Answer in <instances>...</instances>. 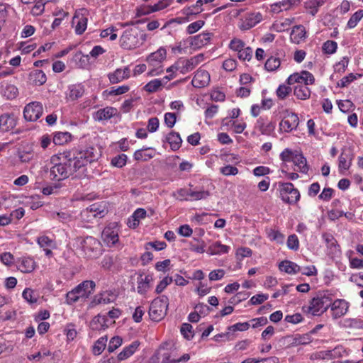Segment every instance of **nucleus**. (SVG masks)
<instances>
[{
    "mask_svg": "<svg viewBox=\"0 0 363 363\" xmlns=\"http://www.w3.org/2000/svg\"><path fill=\"white\" fill-rule=\"evenodd\" d=\"M246 46V44L240 39L233 38L229 44V48L236 52H240V50Z\"/></svg>",
    "mask_w": 363,
    "mask_h": 363,
    "instance_id": "nucleus-58",
    "label": "nucleus"
},
{
    "mask_svg": "<svg viewBox=\"0 0 363 363\" xmlns=\"http://www.w3.org/2000/svg\"><path fill=\"white\" fill-rule=\"evenodd\" d=\"M123 343V340L119 336L113 337L110 341L108 346V352H114L117 348H118Z\"/></svg>",
    "mask_w": 363,
    "mask_h": 363,
    "instance_id": "nucleus-61",
    "label": "nucleus"
},
{
    "mask_svg": "<svg viewBox=\"0 0 363 363\" xmlns=\"http://www.w3.org/2000/svg\"><path fill=\"white\" fill-rule=\"evenodd\" d=\"M286 82L289 85L297 84L294 89L295 96L300 100H306L311 96V89L308 87L315 82L314 76L308 71H302L291 74Z\"/></svg>",
    "mask_w": 363,
    "mask_h": 363,
    "instance_id": "nucleus-2",
    "label": "nucleus"
},
{
    "mask_svg": "<svg viewBox=\"0 0 363 363\" xmlns=\"http://www.w3.org/2000/svg\"><path fill=\"white\" fill-rule=\"evenodd\" d=\"M337 44L333 40H327L323 45L322 49L324 53L331 55L336 52Z\"/></svg>",
    "mask_w": 363,
    "mask_h": 363,
    "instance_id": "nucleus-54",
    "label": "nucleus"
},
{
    "mask_svg": "<svg viewBox=\"0 0 363 363\" xmlns=\"http://www.w3.org/2000/svg\"><path fill=\"white\" fill-rule=\"evenodd\" d=\"M179 62L180 64V72L182 74L188 73L196 67L191 57L190 59H180Z\"/></svg>",
    "mask_w": 363,
    "mask_h": 363,
    "instance_id": "nucleus-46",
    "label": "nucleus"
},
{
    "mask_svg": "<svg viewBox=\"0 0 363 363\" xmlns=\"http://www.w3.org/2000/svg\"><path fill=\"white\" fill-rule=\"evenodd\" d=\"M127 156L125 154H121L114 157L111 160V164L118 168H121L126 164Z\"/></svg>",
    "mask_w": 363,
    "mask_h": 363,
    "instance_id": "nucleus-60",
    "label": "nucleus"
},
{
    "mask_svg": "<svg viewBox=\"0 0 363 363\" xmlns=\"http://www.w3.org/2000/svg\"><path fill=\"white\" fill-rule=\"evenodd\" d=\"M70 158H74V155L60 152L51 157L50 162L53 164L50 170L51 179L61 181L71 176V168L66 166Z\"/></svg>",
    "mask_w": 363,
    "mask_h": 363,
    "instance_id": "nucleus-3",
    "label": "nucleus"
},
{
    "mask_svg": "<svg viewBox=\"0 0 363 363\" xmlns=\"http://www.w3.org/2000/svg\"><path fill=\"white\" fill-rule=\"evenodd\" d=\"M189 201H199L206 199L210 196V192L203 189L193 190L189 189Z\"/></svg>",
    "mask_w": 363,
    "mask_h": 363,
    "instance_id": "nucleus-41",
    "label": "nucleus"
},
{
    "mask_svg": "<svg viewBox=\"0 0 363 363\" xmlns=\"http://www.w3.org/2000/svg\"><path fill=\"white\" fill-rule=\"evenodd\" d=\"M150 148L138 150L134 152L133 157L137 161H147L152 159L155 154L153 152H148Z\"/></svg>",
    "mask_w": 363,
    "mask_h": 363,
    "instance_id": "nucleus-43",
    "label": "nucleus"
},
{
    "mask_svg": "<svg viewBox=\"0 0 363 363\" xmlns=\"http://www.w3.org/2000/svg\"><path fill=\"white\" fill-rule=\"evenodd\" d=\"M118 233V224L116 223H111L102 231V240L108 247H113L119 240Z\"/></svg>",
    "mask_w": 363,
    "mask_h": 363,
    "instance_id": "nucleus-12",
    "label": "nucleus"
},
{
    "mask_svg": "<svg viewBox=\"0 0 363 363\" xmlns=\"http://www.w3.org/2000/svg\"><path fill=\"white\" fill-rule=\"evenodd\" d=\"M210 82V74L204 70L198 69L191 81L192 85L196 88H203L206 86Z\"/></svg>",
    "mask_w": 363,
    "mask_h": 363,
    "instance_id": "nucleus-20",
    "label": "nucleus"
},
{
    "mask_svg": "<svg viewBox=\"0 0 363 363\" xmlns=\"http://www.w3.org/2000/svg\"><path fill=\"white\" fill-rule=\"evenodd\" d=\"M37 242L38 245L40 246V247L45 248V247H50V248H54L55 247V242L52 238H50L49 237L46 235H42L40 236Z\"/></svg>",
    "mask_w": 363,
    "mask_h": 363,
    "instance_id": "nucleus-50",
    "label": "nucleus"
},
{
    "mask_svg": "<svg viewBox=\"0 0 363 363\" xmlns=\"http://www.w3.org/2000/svg\"><path fill=\"white\" fill-rule=\"evenodd\" d=\"M172 0H160L158 3L151 6L147 11H143V14H149L166 9L172 4Z\"/></svg>",
    "mask_w": 363,
    "mask_h": 363,
    "instance_id": "nucleus-44",
    "label": "nucleus"
},
{
    "mask_svg": "<svg viewBox=\"0 0 363 363\" xmlns=\"http://www.w3.org/2000/svg\"><path fill=\"white\" fill-rule=\"evenodd\" d=\"M299 4L300 0H282L271 4L270 10L274 13H279L284 11H288Z\"/></svg>",
    "mask_w": 363,
    "mask_h": 363,
    "instance_id": "nucleus-22",
    "label": "nucleus"
},
{
    "mask_svg": "<svg viewBox=\"0 0 363 363\" xmlns=\"http://www.w3.org/2000/svg\"><path fill=\"white\" fill-rule=\"evenodd\" d=\"M169 306V298L166 296H161L155 298L150 306L149 315L154 321H160L167 314Z\"/></svg>",
    "mask_w": 363,
    "mask_h": 363,
    "instance_id": "nucleus-8",
    "label": "nucleus"
},
{
    "mask_svg": "<svg viewBox=\"0 0 363 363\" xmlns=\"http://www.w3.org/2000/svg\"><path fill=\"white\" fill-rule=\"evenodd\" d=\"M96 286L95 282L91 280H86L73 289L79 298H87L94 291Z\"/></svg>",
    "mask_w": 363,
    "mask_h": 363,
    "instance_id": "nucleus-18",
    "label": "nucleus"
},
{
    "mask_svg": "<svg viewBox=\"0 0 363 363\" xmlns=\"http://www.w3.org/2000/svg\"><path fill=\"white\" fill-rule=\"evenodd\" d=\"M88 11L81 9L75 11L72 18V25L74 26L77 35H82L86 29L88 22Z\"/></svg>",
    "mask_w": 363,
    "mask_h": 363,
    "instance_id": "nucleus-14",
    "label": "nucleus"
},
{
    "mask_svg": "<svg viewBox=\"0 0 363 363\" xmlns=\"http://www.w3.org/2000/svg\"><path fill=\"white\" fill-rule=\"evenodd\" d=\"M81 248L89 258L96 257L101 253V243L94 237L88 236L81 242Z\"/></svg>",
    "mask_w": 363,
    "mask_h": 363,
    "instance_id": "nucleus-9",
    "label": "nucleus"
},
{
    "mask_svg": "<svg viewBox=\"0 0 363 363\" xmlns=\"http://www.w3.org/2000/svg\"><path fill=\"white\" fill-rule=\"evenodd\" d=\"M291 91V87L285 84H281L277 89V95L279 99H284Z\"/></svg>",
    "mask_w": 363,
    "mask_h": 363,
    "instance_id": "nucleus-64",
    "label": "nucleus"
},
{
    "mask_svg": "<svg viewBox=\"0 0 363 363\" xmlns=\"http://www.w3.org/2000/svg\"><path fill=\"white\" fill-rule=\"evenodd\" d=\"M162 83L161 79H155L149 82L144 86V89L149 93H153V92L158 91L160 89V87L162 86Z\"/></svg>",
    "mask_w": 363,
    "mask_h": 363,
    "instance_id": "nucleus-49",
    "label": "nucleus"
},
{
    "mask_svg": "<svg viewBox=\"0 0 363 363\" xmlns=\"http://www.w3.org/2000/svg\"><path fill=\"white\" fill-rule=\"evenodd\" d=\"M229 250V246L223 245L220 242H215L208 247V252L211 255H216L228 253Z\"/></svg>",
    "mask_w": 363,
    "mask_h": 363,
    "instance_id": "nucleus-36",
    "label": "nucleus"
},
{
    "mask_svg": "<svg viewBox=\"0 0 363 363\" xmlns=\"http://www.w3.org/2000/svg\"><path fill=\"white\" fill-rule=\"evenodd\" d=\"M108 337L106 335L99 337L94 344L92 347V352L94 355L101 354L105 350Z\"/></svg>",
    "mask_w": 363,
    "mask_h": 363,
    "instance_id": "nucleus-39",
    "label": "nucleus"
},
{
    "mask_svg": "<svg viewBox=\"0 0 363 363\" xmlns=\"http://www.w3.org/2000/svg\"><path fill=\"white\" fill-rule=\"evenodd\" d=\"M145 40V35L141 34L137 27H132L124 30L120 38L121 46L126 50H132L141 45Z\"/></svg>",
    "mask_w": 363,
    "mask_h": 363,
    "instance_id": "nucleus-5",
    "label": "nucleus"
},
{
    "mask_svg": "<svg viewBox=\"0 0 363 363\" xmlns=\"http://www.w3.org/2000/svg\"><path fill=\"white\" fill-rule=\"evenodd\" d=\"M286 245L289 249L296 251L299 248V240L298 237L295 235H290L288 237Z\"/></svg>",
    "mask_w": 363,
    "mask_h": 363,
    "instance_id": "nucleus-62",
    "label": "nucleus"
},
{
    "mask_svg": "<svg viewBox=\"0 0 363 363\" xmlns=\"http://www.w3.org/2000/svg\"><path fill=\"white\" fill-rule=\"evenodd\" d=\"M299 123V118L297 114L286 111L284 117L279 123V130L281 132L289 133L296 130Z\"/></svg>",
    "mask_w": 363,
    "mask_h": 363,
    "instance_id": "nucleus-13",
    "label": "nucleus"
},
{
    "mask_svg": "<svg viewBox=\"0 0 363 363\" xmlns=\"http://www.w3.org/2000/svg\"><path fill=\"white\" fill-rule=\"evenodd\" d=\"M116 299V295L111 291H106L94 296L93 303L95 305H106L112 303Z\"/></svg>",
    "mask_w": 363,
    "mask_h": 363,
    "instance_id": "nucleus-28",
    "label": "nucleus"
},
{
    "mask_svg": "<svg viewBox=\"0 0 363 363\" xmlns=\"http://www.w3.org/2000/svg\"><path fill=\"white\" fill-rule=\"evenodd\" d=\"M23 298L30 303H34L37 302V296L34 291L30 288H26L22 293Z\"/></svg>",
    "mask_w": 363,
    "mask_h": 363,
    "instance_id": "nucleus-57",
    "label": "nucleus"
},
{
    "mask_svg": "<svg viewBox=\"0 0 363 363\" xmlns=\"http://www.w3.org/2000/svg\"><path fill=\"white\" fill-rule=\"evenodd\" d=\"M103 213V206L98 203H94L84 209L81 216L82 218H86L88 220H91L92 218H96L98 216H102Z\"/></svg>",
    "mask_w": 363,
    "mask_h": 363,
    "instance_id": "nucleus-23",
    "label": "nucleus"
},
{
    "mask_svg": "<svg viewBox=\"0 0 363 363\" xmlns=\"http://www.w3.org/2000/svg\"><path fill=\"white\" fill-rule=\"evenodd\" d=\"M280 158L283 162H292L295 166V171L304 174L308 171L306 159L297 151H292L289 148H286L280 154Z\"/></svg>",
    "mask_w": 363,
    "mask_h": 363,
    "instance_id": "nucleus-7",
    "label": "nucleus"
},
{
    "mask_svg": "<svg viewBox=\"0 0 363 363\" xmlns=\"http://www.w3.org/2000/svg\"><path fill=\"white\" fill-rule=\"evenodd\" d=\"M51 217L53 220H58L63 223H69L72 220V216L67 211L53 212L51 214Z\"/></svg>",
    "mask_w": 363,
    "mask_h": 363,
    "instance_id": "nucleus-47",
    "label": "nucleus"
},
{
    "mask_svg": "<svg viewBox=\"0 0 363 363\" xmlns=\"http://www.w3.org/2000/svg\"><path fill=\"white\" fill-rule=\"evenodd\" d=\"M279 268L282 272L292 274L298 273L299 265L291 261L284 260L279 264Z\"/></svg>",
    "mask_w": 363,
    "mask_h": 363,
    "instance_id": "nucleus-37",
    "label": "nucleus"
},
{
    "mask_svg": "<svg viewBox=\"0 0 363 363\" xmlns=\"http://www.w3.org/2000/svg\"><path fill=\"white\" fill-rule=\"evenodd\" d=\"M84 93V89L82 84H72L68 86L66 99L69 101H74L82 97Z\"/></svg>",
    "mask_w": 363,
    "mask_h": 363,
    "instance_id": "nucleus-27",
    "label": "nucleus"
},
{
    "mask_svg": "<svg viewBox=\"0 0 363 363\" xmlns=\"http://www.w3.org/2000/svg\"><path fill=\"white\" fill-rule=\"evenodd\" d=\"M294 18H285L282 21H276L271 26L270 29L278 33L284 32L292 24Z\"/></svg>",
    "mask_w": 363,
    "mask_h": 363,
    "instance_id": "nucleus-38",
    "label": "nucleus"
},
{
    "mask_svg": "<svg viewBox=\"0 0 363 363\" xmlns=\"http://www.w3.org/2000/svg\"><path fill=\"white\" fill-rule=\"evenodd\" d=\"M290 38L294 43L299 44L306 38V32L302 25L296 26L293 28Z\"/></svg>",
    "mask_w": 363,
    "mask_h": 363,
    "instance_id": "nucleus-30",
    "label": "nucleus"
},
{
    "mask_svg": "<svg viewBox=\"0 0 363 363\" xmlns=\"http://www.w3.org/2000/svg\"><path fill=\"white\" fill-rule=\"evenodd\" d=\"M130 70L128 67L116 69L114 72L108 74V78L111 84L119 83L130 77Z\"/></svg>",
    "mask_w": 363,
    "mask_h": 363,
    "instance_id": "nucleus-21",
    "label": "nucleus"
},
{
    "mask_svg": "<svg viewBox=\"0 0 363 363\" xmlns=\"http://www.w3.org/2000/svg\"><path fill=\"white\" fill-rule=\"evenodd\" d=\"M16 125L14 118L8 113L0 116V127L4 131H9Z\"/></svg>",
    "mask_w": 363,
    "mask_h": 363,
    "instance_id": "nucleus-35",
    "label": "nucleus"
},
{
    "mask_svg": "<svg viewBox=\"0 0 363 363\" xmlns=\"http://www.w3.org/2000/svg\"><path fill=\"white\" fill-rule=\"evenodd\" d=\"M1 93L7 99H13L18 96V90L13 84H6L1 86Z\"/></svg>",
    "mask_w": 363,
    "mask_h": 363,
    "instance_id": "nucleus-42",
    "label": "nucleus"
},
{
    "mask_svg": "<svg viewBox=\"0 0 363 363\" xmlns=\"http://www.w3.org/2000/svg\"><path fill=\"white\" fill-rule=\"evenodd\" d=\"M350 303L345 299L337 298L331 301L330 308L331 315L333 319H338L344 316L348 311Z\"/></svg>",
    "mask_w": 363,
    "mask_h": 363,
    "instance_id": "nucleus-16",
    "label": "nucleus"
},
{
    "mask_svg": "<svg viewBox=\"0 0 363 363\" xmlns=\"http://www.w3.org/2000/svg\"><path fill=\"white\" fill-rule=\"evenodd\" d=\"M326 0H309L305 4L306 9L308 11L309 13L315 16L318 9L324 4Z\"/></svg>",
    "mask_w": 363,
    "mask_h": 363,
    "instance_id": "nucleus-40",
    "label": "nucleus"
},
{
    "mask_svg": "<svg viewBox=\"0 0 363 363\" xmlns=\"http://www.w3.org/2000/svg\"><path fill=\"white\" fill-rule=\"evenodd\" d=\"M62 153L74 155V158L66 162V166L71 168V176L81 178L85 176L86 165L98 160L99 150L94 147H88L81 150H67Z\"/></svg>",
    "mask_w": 363,
    "mask_h": 363,
    "instance_id": "nucleus-1",
    "label": "nucleus"
},
{
    "mask_svg": "<svg viewBox=\"0 0 363 363\" xmlns=\"http://www.w3.org/2000/svg\"><path fill=\"white\" fill-rule=\"evenodd\" d=\"M108 318L106 315H98L90 323V328L92 332L105 330L108 327Z\"/></svg>",
    "mask_w": 363,
    "mask_h": 363,
    "instance_id": "nucleus-25",
    "label": "nucleus"
},
{
    "mask_svg": "<svg viewBox=\"0 0 363 363\" xmlns=\"http://www.w3.org/2000/svg\"><path fill=\"white\" fill-rule=\"evenodd\" d=\"M140 342L138 340L132 342L125 347L118 355V360L123 361L131 357L138 349Z\"/></svg>",
    "mask_w": 363,
    "mask_h": 363,
    "instance_id": "nucleus-29",
    "label": "nucleus"
},
{
    "mask_svg": "<svg viewBox=\"0 0 363 363\" xmlns=\"http://www.w3.org/2000/svg\"><path fill=\"white\" fill-rule=\"evenodd\" d=\"M172 196L180 201H189V189L181 188L174 191Z\"/></svg>",
    "mask_w": 363,
    "mask_h": 363,
    "instance_id": "nucleus-48",
    "label": "nucleus"
},
{
    "mask_svg": "<svg viewBox=\"0 0 363 363\" xmlns=\"http://www.w3.org/2000/svg\"><path fill=\"white\" fill-rule=\"evenodd\" d=\"M332 294L328 291H323L311 299L308 305L303 306V311L311 315H320L325 312L331 305Z\"/></svg>",
    "mask_w": 363,
    "mask_h": 363,
    "instance_id": "nucleus-4",
    "label": "nucleus"
},
{
    "mask_svg": "<svg viewBox=\"0 0 363 363\" xmlns=\"http://www.w3.org/2000/svg\"><path fill=\"white\" fill-rule=\"evenodd\" d=\"M167 57V50L160 47L155 52L150 53L146 58L149 67L147 75L150 77L157 76L163 72L162 63Z\"/></svg>",
    "mask_w": 363,
    "mask_h": 363,
    "instance_id": "nucleus-6",
    "label": "nucleus"
},
{
    "mask_svg": "<svg viewBox=\"0 0 363 363\" xmlns=\"http://www.w3.org/2000/svg\"><path fill=\"white\" fill-rule=\"evenodd\" d=\"M363 17V10L359 9L357 11H356L349 19L347 22V27L349 28H354L358 22Z\"/></svg>",
    "mask_w": 363,
    "mask_h": 363,
    "instance_id": "nucleus-52",
    "label": "nucleus"
},
{
    "mask_svg": "<svg viewBox=\"0 0 363 363\" xmlns=\"http://www.w3.org/2000/svg\"><path fill=\"white\" fill-rule=\"evenodd\" d=\"M29 80L35 86H41L46 82L47 77L42 70L35 69L30 73Z\"/></svg>",
    "mask_w": 363,
    "mask_h": 363,
    "instance_id": "nucleus-32",
    "label": "nucleus"
},
{
    "mask_svg": "<svg viewBox=\"0 0 363 363\" xmlns=\"http://www.w3.org/2000/svg\"><path fill=\"white\" fill-rule=\"evenodd\" d=\"M117 114L118 111L116 108L107 106L96 111L94 114V118L98 121H108Z\"/></svg>",
    "mask_w": 363,
    "mask_h": 363,
    "instance_id": "nucleus-24",
    "label": "nucleus"
},
{
    "mask_svg": "<svg viewBox=\"0 0 363 363\" xmlns=\"http://www.w3.org/2000/svg\"><path fill=\"white\" fill-rule=\"evenodd\" d=\"M173 281L172 277L167 276L157 285L155 293L157 294H161L167 287Z\"/></svg>",
    "mask_w": 363,
    "mask_h": 363,
    "instance_id": "nucleus-56",
    "label": "nucleus"
},
{
    "mask_svg": "<svg viewBox=\"0 0 363 363\" xmlns=\"http://www.w3.org/2000/svg\"><path fill=\"white\" fill-rule=\"evenodd\" d=\"M36 267L34 259L30 257H23L18 261V268L23 273L32 272Z\"/></svg>",
    "mask_w": 363,
    "mask_h": 363,
    "instance_id": "nucleus-26",
    "label": "nucleus"
},
{
    "mask_svg": "<svg viewBox=\"0 0 363 363\" xmlns=\"http://www.w3.org/2000/svg\"><path fill=\"white\" fill-rule=\"evenodd\" d=\"M322 238L327 247L330 248L333 252H335L337 250V241L335 240V238L328 233H323Z\"/></svg>",
    "mask_w": 363,
    "mask_h": 363,
    "instance_id": "nucleus-53",
    "label": "nucleus"
},
{
    "mask_svg": "<svg viewBox=\"0 0 363 363\" xmlns=\"http://www.w3.org/2000/svg\"><path fill=\"white\" fill-rule=\"evenodd\" d=\"M262 19V14L259 11L247 13L241 20L239 27L242 30H247L260 23Z\"/></svg>",
    "mask_w": 363,
    "mask_h": 363,
    "instance_id": "nucleus-17",
    "label": "nucleus"
},
{
    "mask_svg": "<svg viewBox=\"0 0 363 363\" xmlns=\"http://www.w3.org/2000/svg\"><path fill=\"white\" fill-rule=\"evenodd\" d=\"M352 155L350 153L342 152L339 156V170L341 173L349 169L352 164Z\"/></svg>",
    "mask_w": 363,
    "mask_h": 363,
    "instance_id": "nucleus-33",
    "label": "nucleus"
},
{
    "mask_svg": "<svg viewBox=\"0 0 363 363\" xmlns=\"http://www.w3.org/2000/svg\"><path fill=\"white\" fill-rule=\"evenodd\" d=\"M281 200L287 203L294 204L300 199V193L291 183H283L280 186Z\"/></svg>",
    "mask_w": 363,
    "mask_h": 363,
    "instance_id": "nucleus-10",
    "label": "nucleus"
},
{
    "mask_svg": "<svg viewBox=\"0 0 363 363\" xmlns=\"http://www.w3.org/2000/svg\"><path fill=\"white\" fill-rule=\"evenodd\" d=\"M43 112L42 104L38 101H33L25 106L23 116L28 121H35L42 116Z\"/></svg>",
    "mask_w": 363,
    "mask_h": 363,
    "instance_id": "nucleus-15",
    "label": "nucleus"
},
{
    "mask_svg": "<svg viewBox=\"0 0 363 363\" xmlns=\"http://www.w3.org/2000/svg\"><path fill=\"white\" fill-rule=\"evenodd\" d=\"M276 128V122L269 120L266 116H260L255 123L254 130L260 134L267 136H274Z\"/></svg>",
    "mask_w": 363,
    "mask_h": 363,
    "instance_id": "nucleus-11",
    "label": "nucleus"
},
{
    "mask_svg": "<svg viewBox=\"0 0 363 363\" xmlns=\"http://www.w3.org/2000/svg\"><path fill=\"white\" fill-rule=\"evenodd\" d=\"M71 134L68 132L56 133L53 136V143L55 145H62L71 140Z\"/></svg>",
    "mask_w": 363,
    "mask_h": 363,
    "instance_id": "nucleus-45",
    "label": "nucleus"
},
{
    "mask_svg": "<svg viewBox=\"0 0 363 363\" xmlns=\"http://www.w3.org/2000/svg\"><path fill=\"white\" fill-rule=\"evenodd\" d=\"M238 57L242 61L250 60L252 57V50L248 46L243 48L240 52H237Z\"/></svg>",
    "mask_w": 363,
    "mask_h": 363,
    "instance_id": "nucleus-59",
    "label": "nucleus"
},
{
    "mask_svg": "<svg viewBox=\"0 0 363 363\" xmlns=\"http://www.w3.org/2000/svg\"><path fill=\"white\" fill-rule=\"evenodd\" d=\"M211 36L212 34L210 33H201L193 38L191 45L196 48H201L210 43Z\"/></svg>",
    "mask_w": 363,
    "mask_h": 363,
    "instance_id": "nucleus-31",
    "label": "nucleus"
},
{
    "mask_svg": "<svg viewBox=\"0 0 363 363\" xmlns=\"http://www.w3.org/2000/svg\"><path fill=\"white\" fill-rule=\"evenodd\" d=\"M153 281L152 274H146L144 277L140 274L137 281V292L142 296H145L151 289Z\"/></svg>",
    "mask_w": 363,
    "mask_h": 363,
    "instance_id": "nucleus-19",
    "label": "nucleus"
},
{
    "mask_svg": "<svg viewBox=\"0 0 363 363\" xmlns=\"http://www.w3.org/2000/svg\"><path fill=\"white\" fill-rule=\"evenodd\" d=\"M166 140L169 144L171 149L174 151L179 149L182 143L180 135L174 131H172L167 135Z\"/></svg>",
    "mask_w": 363,
    "mask_h": 363,
    "instance_id": "nucleus-34",
    "label": "nucleus"
},
{
    "mask_svg": "<svg viewBox=\"0 0 363 363\" xmlns=\"http://www.w3.org/2000/svg\"><path fill=\"white\" fill-rule=\"evenodd\" d=\"M280 60L275 57H271L267 59L264 67L268 71H274L280 66Z\"/></svg>",
    "mask_w": 363,
    "mask_h": 363,
    "instance_id": "nucleus-55",
    "label": "nucleus"
},
{
    "mask_svg": "<svg viewBox=\"0 0 363 363\" xmlns=\"http://www.w3.org/2000/svg\"><path fill=\"white\" fill-rule=\"evenodd\" d=\"M117 30L118 29L116 27L111 26L101 30L100 36L103 38L109 37V40L113 41L118 38Z\"/></svg>",
    "mask_w": 363,
    "mask_h": 363,
    "instance_id": "nucleus-51",
    "label": "nucleus"
},
{
    "mask_svg": "<svg viewBox=\"0 0 363 363\" xmlns=\"http://www.w3.org/2000/svg\"><path fill=\"white\" fill-rule=\"evenodd\" d=\"M205 22L202 20L190 23L186 28V32L189 34H193L200 30L203 26Z\"/></svg>",
    "mask_w": 363,
    "mask_h": 363,
    "instance_id": "nucleus-63",
    "label": "nucleus"
}]
</instances>
